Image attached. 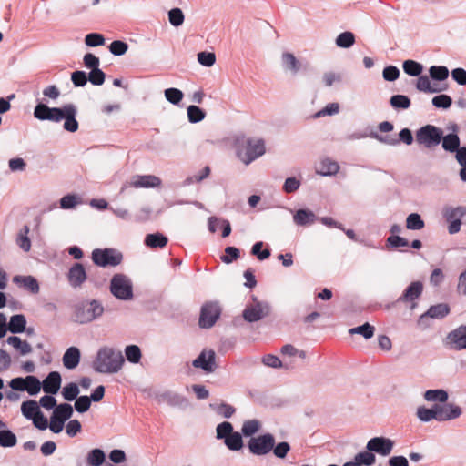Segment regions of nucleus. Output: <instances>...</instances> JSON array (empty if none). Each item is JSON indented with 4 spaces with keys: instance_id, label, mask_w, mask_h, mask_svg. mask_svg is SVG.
<instances>
[{
    "instance_id": "nucleus-1",
    "label": "nucleus",
    "mask_w": 466,
    "mask_h": 466,
    "mask_svg": "<svg viewBox=\"0 0 466 466\" xmlns=\"http://www.w3.org/2000/svg\"><path fill=\"white\" fill-rule=\"evenodd\" d=\"M33 115L40 121L58 123L65 120L63 127L71 133L77 131L79 127L76 120L77 108L73 103L65 104L61 107H49L46 104L39 102L35 106Z\"/></svg>"
},
{
    "instance_id": "nucleus-2",
    "label": "nucleus",
    "mask_w": 466,
    "mask_h": 466,
    "mask_svg": "<svg viewBox=\"0 0 466 466\" xmlns=\"http://www.w3.org/2000/svg\"><path fill=\"white\" fill-rule=\"evenodd\" d=\"M124 362L125 359L120 350L110 347H102L92 362V368L98 373L113 374L122 369Z\"/></svg>"
},
{
    "instance_id": "nucleus-3",
    "label": "nucleus",
    "mask_w": 466,
    "mask_h": 466,
    "mask_svg": "<svg viewBox=\"0 0 466 466\" xmlns=\"http://www.w3.org/2000/svg\"><path fill=\"white\" fill-rule=\"evenodd\" d=\"M104 307L97 299H83L73 307L74 320L80 324L90 323L104 313Z\"/></svg>"
},
{
    "instance_id": "nucleus-4",
    "label": "nucleus",
    "mask_w": 466,
    "mask_h": 466,
    "mask_svg": "<svg viewBox=\"0 0 466 466\" xmlns=\"http://www.w3.org/2000/svg\"><path fill=\"white\" fill-rule=\"evenodd\" d=\"M237 155L246 165L261 157L265 153V143L262 139L253 140L251 138L237 140Z\"/></svg>"
},
{
    "instance_id": "nucleus-5",
    "label": "nucleus",
    "mask_w": 466,
    "mask_h": 466,
    "mask_svg": "<svg viewBox=\"0 0 466 466\" xmlns=\"http://www.w3.org/2000/svg\"><path fill=\"white\" fill-rule=\"evenodd\" d=\"M111 294L117 299L127 301L134 298L133 283L125 274H115L109 285Z\"/></svg>"
},
{
    "instance_id": "nucleus-6",
    "label": "nucleus",
    "mask_w": 466,
    "mask_h": 466,
    "mask_svg": "<svg viewBox=\"0 0 466 466\" xmlns=\"http://www.w3.org/2000/svg\"><path fill=\"white\" fill-rule=\"evenodd\" d=\"M415 137L419 145L431 149L439 146L443 139V130L436 126L427 124L416 131Z\"/></svg>"
},
{
    "instance_id": "nucleus-7",
    "label": "nucleus",
    "mask_w": 466,
    "mask_h": 466,
    "mask_svg": "<svg viewBox=\"0 0 466 466\" xmlns=\"http://www.w3.org/2000/svg\"><path fill=\"white\" fill-rule=\"evenodd\" d=\"M91 258L95 265L101 268L116 267L121 264L123 255L116 248H96L92 251Z\"/></svg>"
},
{
    "instance_id": "nucleus-8",
    "label": "nucleus",
    "mask_w": 466,
    "mask_h": 466,
    "mask_svg": "<svg viewBox=\"0 0 466 466\" xmlns=\"http://www.w3.org/2000/svg\"><path fill=\"white\" fill-rule=\"evenodd\" d=\"M222 313V308L218 301H207L200 309L198 325L202 329L212 328Z\"/></svg>"
},
{
    "instance_id": "nucleus-9",
    "label": "nucleus",
    "mask_w": 466,
    "mask_h": 466,
    "mask_svg": "<svg viewBox=\"0 0 466 466\" xmlns=\"http://www.w3.org/2000/svg\"><path fill=\"white\" fill-rule=\"evenodd\" d=\"M273 444L274 435L267 432L257 437H251L247 443V447L251 454L264 456L271 451L274 448Z\"/></svg>"
},
{
    "instance_id": "nucleus-10",
    "label": "nucleus",
    "mask_w": 466,
    "mask_h": 466,
    "mask_svg": "<svg viewBox=\"0 0 466 466\" xmlns=\"http://www.w3.org/2000/svg\"><path fill=\"white\" fill-rule=\"evenodd\" d=\"M253 300L255 303L253 305H248L242 312L243 319L250 323L269 316L271 311V307L268 302L259 301L256 297H253Z\"/></svg>"
},
{
    "instance_id": "nucleus-11",
    "label": "nucleus",
    "mask_w": 466,
    "mask_h": 466,
    "mask_svg": "<svg viewBox=\"0 0 466 466\" xmlns=\"http://www.w3.org/2000/svg\"><path fill=\"white\" fill-rule=\"evenodd\" d=\"M451 311L450 306L447 303H439L431 306L428 310L420 316L417 324L419 327L425 329L429 327L426 323L429 318L441 319L445 318Z\"/></svg>"
},
{
    "instance_id": "nucleus-12",
    "label": "nucleus",
    "mask_w": 466,
    "mask_h": 466,
    "mask_svg": "<svg viewBox=\"0 0 466 466\" xmlns=\"http://www.w3.org/2000/svg\"><path fill=\"white\" fill-rule=\"evenodd\" d=\"M393 447L394 441L391 439L380 436L371 438L367 442L366 450L386 457L391 453Z\"/></svg>"
},
{
    "instance_id": "nucleus-13",
    "label": "nucleus",
    "mask_w": 466,
    "mask_h": 466,
    "mask_svg": "<svg viewBox=\"0 0 466 466\" xmlns=\"http://www.w3.org/2000/svg\"><path fill=\"white\" fill-rule=\"evenodd\" d=\"M161 184V179L154 175L135 176L130 182H127L121 187L120 193H123L127 187H156Z\"/></svg>"
},
{
    "instance_id": "nucleus-14",
    "label": "nucleus",
    "mask_w": 466,
    "mask_h": 466,
    "mask_svg": "<svg viewBox=\"0 0 466 466\" xmlns=\"http://www.w3.org/2000/svg\"><path fill=\"white\" fill-rule=\"evenodd\" d=\"M436 405V420L438 421H446L459 418L461 413V408L460 406L454 405L452 403H447V401L442 404H435Z\"/></svg>"
},
{
    "instance_id": "nucleus-15",
    "label": "nucleus",
    "mask_w": 466,
    "mask_h": 466,
    "mask_svg": "<svg viewBox=\"0 0 466 466\" xmlns=\"http://www.w3.org/2000/svg\"><path fill=\"white\" fill-rule=\"evenodd\" d=\"M216 353L210 350L208 351L203 350L192 362L195 368L202 369L204 371L210 373L213 372L217 366L215 364Z\"/></svg>"
},
{
    "instance_id": "nucleus-16",
    "label": "nucleus",
    "mask_w": 466,
    "mask_h": 466,
    "mask_svg": "<svg viewBox=\"0 0 466 466\" xmlns=\"http://www.w3.org/2000/svg\"><path fill=\"white\" fill-rule=\"evenodd\" d=\"M157 399L159 402H165L171 407L186 409L189 405L188 400L185 396L171 390L157 394Z\"/></svg>"
},
{
    "instance_id": "nucleus-17",
    "label": "nucleus",
    "mask_w": 466,
    "mask_h": 466,
    "mask_svg": "<svg viewBox=\"0 0 466 466\" xmlns=\"http://www.w3.org/2000/svg\"><path fill=\"white\" fill-rule=\"evenodd\" d=\"M423 291V285L420 281H413L411 282L403 291L401 296L396 300L397 302H413L415 299H419ZM395 305L393 302L391 305H388L387 309H390L391 306Z\"/></svg>"
},
{
    "instance_id": "nucleus-18",
    "label": "nucleus",
    "mask_w": 466,
    "mask_h": 466,
    "mask_svg": "<svg viewBox=\"0 0 466 466\" xmlns=\"http://www.w3.org/2000/svg\"><path fill=\"white\" fill-rule=\"evenodd\" d=\"M87 275L85 267L82 263H75L69 268L67 273V279L69 284L73 288L81 287V285L86 280Z\"/></svg>"
},
{
    "instance_id": "nucleus-19",
    "label": "nucleus",
    "mask_w": 466,
    "mask_h": 466,
    "mask_svg": "<svg viewBox=\"0 0 466 466\" xmlns=\"http://www.w3.org/2000/svg\"><path fill=\"white\" fill-rule=\"evenodd\" d=\"M62 378L58 371H51L47 374L42 383L44 392L55 395L61 388Z\"/></svg>"
},
{
    "instance_id": "nucleus-20",
    "label": "nucleus",
    "mask_w": 466,
    "mask_h": 466,
    "mask_svg": "<svg viewBox=\"0 0 466 466\" xmlns=\"http://www.w3.org/2000/svg\"><path fill=\"white\" fill-rule=\"evenodd\" d=\"M448 339L456 350L466 349V325H461L448 334Z\"/></svg>"
},
{
    "instance_id": "nucleus-21",
    "label": "nucleus",
    "mask_w": 466,
    "mask_h": 466,
    "mask_svg": "<svg viewBox=\"0 0 466 466\" xmlns=\"http://www.w3.org/2000/svg\"><path fill=\"white\" fill-rule=\"evenodd\" d=\"M81 359V352L77 347H69L63 355V364L67 370L76 369Z\"/></svg>"
},
{
    "instance_id": "nucleus-22",
    "label": "nucleus",
    "mask_w": 466,
    "mask_h": 466,
    "mask_svg": "<svg viewBox=\"0 0 466 466\" xmlns=\"http://www.w3.org/2000/svg\"><path fill=\"white\" fill-rule=\"evenodd\" d=\"M13 282L20 287H23L32 294H37L39 292L38 281L33 276L16 275L13 278Z\"/></svg>"
},
{
    "instance_id": "nucleus-23",
    "label": "nucleus",
    "mask_w": 466,
    "mask_h": 466,
    "mask_svg": "<svg viewBox=\"0 0 466 466\" xmlns=\"http://www.w3.org/2000/svg\"><path fill=\"white\" fill-rule=\"evenodd\" d=\"M293 220L298 226H308L318 221L315 213L308 208H299L293 216Z\"/></svg>"
},
{
    "instance_id": "nucleus-24",
    "label": "nucleus",
    "mask_w": 466,
    "mask_h": 466,
    "mask_svg": "<svg viewBox=\"0 0 466 466\" xmlns=\"http://www.w3.org/2000/svg\"><path fill=\"white\" fill-rule=\"evenodd\" d=\"M281 62L284 70L289 71L292 75H296L302 68L301 63L289 52L282 54Z\"/></svg>"
},
{
    "instance_id": "nucleus-25",
    "label": "nucleus",
    "mask_w": 466,
    "mask_h": 466,
    "mask_svg": "<svg viewBox=\"0 0 466 466\" xmlns=\"http://www.w3.org/2000/svg\"><path fill=\"white\" fill-rule=\"evenodd\" d=\"M167 242L168 238L159 232L147 234L144 239L145 245L150 248H162L167 246Z\"/></svg>"
},
{
    "instance_id": "nucleus-26",
    "label": "nucleus",
    "mask_w": 466,
    "mask_h": 466,
    "mask_svg": "<svg viewBox=\"0 0 466 466\" xmlns=\"http://www.w3.org/2000/svg\"><path fill=\"white\" fill-rule=\"evenodd\" d=\"M7 329L11 333H23L26 329V319L23 314H15L10 318Z\"/></svg>"
},
{
    "instance_id": "nucleus-27",
    "label": "nucleus",
    "mask_w": 466,
    "mask_h": 466,
    "mask_svg": "<svg viewBox=\"0 0 466 466\" xmlns=\"http://www.w3.org/2000/svg\"><path fill=\"white\" fill-rule=\"evenodd\" d=\"M442 148L450 153H455L461 147V140L457 133L443 135L441 140Z\"/></svg>"
},
{
    "instance_id": "nucleus-28",
    "label": "nucleus",
    "mask_w": 466,
    "mask_h": 466,
    "mask_svg": "<svg viewBox=\"0 0 466 466\" xmlns=\"http://www.w3.org/2000/svg\"><path fill=\"white\" fill-rule=\"evenodd\" d=\"M223 441L226 447L233 451H238L244 446L242 434L238 431H233Z\"/></svg>"
},
{
    "instance_id": "nucleus-29",
    "label": "nucleus",
    "mask_w": 466,
    "mask_h": 466,
    "mask_svg": "<svg viewBox=\"0 0 466 466\" xmlns=\"http://www.w3.org/2000/svg\"><path fill=\"white\" fill-rule=\"evenodd\" d=\"M21 411L26 419L33 420V418L36 417L38 413H40L41 410L39 404L35 400H29L22 403Z\"/></svg>"
},
{
    "instance_id": "nucleus-30",
    "label": "nucleus",
    "mask_w": 466,
    "mask_h": 466,
    "mask_svg": "<svg viewBox=\"0 0 466 466\" xmlns=\"http://www.w3.org/2000/svg\"><path fill=\"white\" fill-rule=\"evenodd\" d=\"M339 166L336 161L329 158H325L319 163L317 170L321 176H332L339 172Z\"/></svg>"
},
{
    "instance_id": "nucleus-31",
    "label": "nucleus",
    "mask_w": 466,
    "mask_h": 466,
    "mask_svg": "<svg viewBox=\"0 0 466 466\" xmlns=\"http://www.w3.org/2000/svg\"><path fill=\"white\" fill-rule=\"evenodd\" d=\"M74 412V408L69 403H61L56 406V408L53 410L52 415L58 419L59 420H62L63 422H66L68 420Z\"/></svg>"
},
{
    "instance_id": "nucleus-32",
    "label": "nucleus",
    "mask_w": 466,
    "mask_h": 466,
    "mask_svg": "<svg viewBox=\"0 0 466 466\" xmlns=\"http://www.w3.org/2000/svg\"><path fill=\"white\" fill-rule=\"evenodd\" d=\"M6 342L18 350L21 355H26L32 352L33 349L31 345L27 341L22 340L17 336L8 337Z\"/></svg>"
},
{
    "instance_id": "nucleus-33",
    "label": "nucleus",
    "mask_w": 466,
    "mask_h": 466,
    "mask_svg": "<svg viewBox=\"0 0 466 466\" xmlns=\"http://www.w3.org/2000/svg\"><path fill=\"white\" fill-rule=\"evenodd\" d=\"M261 428V422L257 420H248L242 424L241 434L244 437H254V435L259 431Z\"/></svg>"
},
{
    "instance_id": "nucleus-34",
    "label": "nucleus",
    "mask_w": 466,
    "mask_h": 466,
    "mask_svg": "<svg viewBox=\"0 0 466 466\" xmlns=\"http://www.w3.org/2000/svg\"><path fill=\"white\" fill-rule=\"evenodd\" d=\"M106 461V454L99 448L92 449L86 455V462L90 466H101Z\"/></svg>"
},
{
    "instance_id": "nucleus-35",
    "label": "nucleus",
    "mask_w": 466,
    "mask_h": 466,
    "mask_svg": "<svg viewBox=\"0 0 466 466\" xmlns=\"http://www.w3.org/2000/svg\"><path fill=\"white\" fill-rule=\"evenodd\" d=\"M402 68L410 76H419L423 71V66L412 59L405 60L402 64Z\"/></svg>"
},
{
    "instance_id": "nucleus-36",
    "label": "nucleus",
    "mask_w": 466,
    "mask_h": 466,
    "mask_svg": "<svg viewBox=\"0 0 466 466\" xmlns=\"http://www.w3.org/2000/svg\"><path fill=\"white\" fill-rule=\"evenodd\" d=\"M30 228L27 225H25L23 228L20 230L17 238L16 244L19 246L21 249L25 252H28L31 248V240L28 238Z\"/></svg>"
},
{
    "instance_id": "nucleus-37",
    "label": "nucleus",
    "mask_w": 466,
    "mask_h": 466,
    "mask_svg": "<svg viewBox=\"0 0 466 466\" xmlns=\"http://www.w3.org/2000/svg\"><path fill=\"white\" fill-rule=\"evenodd\" d=\"M335 43L339 47L350 48L355 44V35L350 31L340 33L337 36Z\"/></svg>"
},
{
    "instance_id": "nucleus-38",
    "label": "nucleus",
    "mask_w": 466,
    "mask_h": 466,
    "mask_svg": "<svg viewBox=\"0 0 466 466\" xmlns=\"http://www.w3.org/2000/svg\"><path fill=\"white\" fill-rule=\"evenodd\" d=\"M125 356L128 362L137 364L142 358V352L137 345H127L125 348Z\"/></svg>"
},
{
    "instance_id": "nucleus-39",
    "label": "nucleus",
    "mask_w": 466,
    "mask_h": 466,
    "mask_svg": "<svg viewBox=\"0 0 466 466\" xmlns=\"http://www.w3.org/2000/svg\"><path fill=\"white\" fill-rule=\"evenodd\" d=\"M17 442L15 434L7 429L0 430V446L4 448L14 447Z\"/></svg>"
},
{
    "instance_id": "nucleus-40",
    "label": "nucleus",
    "mask_w": 466,
    "mask_h": 466,
    "mask_svg": "<svg viewBox=\"0 0 466 466\" xmlns=\"http://www.w3.org/2000/svg\"><path fill=\"white\" fill-rule=\"evenodd\" d=\"M448 393L444 390H428L424 393V399L428 401H439L445 403L448 400Z\"/></svg>"
},
{
    "instance_id": "nucleus-41",
    "label": "nucleus",
    "mask_w": 466,
    "mask_h": 466,
    "mask_svg": "<svg viewBox=\"0 0 466 466\" xmlns=\"http://www.w3.org/2000/svg\"><path fill=\"white\" fill-rule=\"evenodd\" d=\"M374 332L375 328L368 322L349 330L350 334H359L366 339H371L374 336Z\"/></svg>"
},
{
    "instance_id": "nucleus-42",
    "label": "nucleus",
    "mask_w": 466,
    "mask_h": 466,
    "mask_svg": "<svg viewBox=\"0 0 466 466\" xmlns=\"http://www.w3.org/2000/svg\"><path fill=\"white\" fill-rule=\"evenodd\" d=\"M41 388L42 383L40 382L38 378H36L34 375L26 376L25 391H26L31 396H35L39 393Z\"/></svg>"
},
{
    "instance_id": "nucleus-43",
    "label": "nucleus",
    "mask_w": 466,
    "mask_h": 466,
    "mask_svg": "<svg viewBox=\"0 0 466 466\" xmlns=\"http://www.w3.org/2000/svg\"><path fill=\"white\" fill-rule=\"evenodd\" d=\"M417 417L423 422H429L431 420H436V405L432 408H426L425 406H420L416 412Z\"/></svg>"
},
{
    "instance_id": "nucleus-44",
    "label": "nucleus",
    "mask_w": 466,
    "mask_h": 466,
    "mask_svg": "<svg viewBox=\"0 0 466 466\" xmlns=\"http://www.w3.org/2000/svg\"><path fill=\"white\" fill-rule=\"evenodd\" d=\"M425 227L424 220L418 213H411L406 218V228L410 230H420Z\"/></svg>"
},
{
    "instance_id": "nucleus-45",
    "label": "nucleus",
    "mask_w": 466,
    "mask_h": 466,
    "mask_svg": "<svg viewBox=\"0 0 466 466\" xmlns=\"http://www.w3.org/2000/svg\"><path fill=\"white\" fill-rule=\"evenodd\" d=\"M429 73L431 78L435 81H444L449 76V69L445 66H431Z\"/></svg>"
},
{
    "instance_id": "nucleus-46",
    "label": "nucleus",
    "mask_w": 466,
    "mask_h": 466,
    "mask_svg": "<svg viewBox=\"0 0 466 466\" xmlns=\"http://www.w3.org/2000/svg\"><path fill=\"white\" fill-rule=\"evenodd\" d=\"M390 106L395 109H408L410 106V99L405 95H393L390 99Z\"/></svg>"
},
{
    "instance_id": "nucleus-47",
    "label": "nucleus",
    "mask_w": 466,
    "mask_h": 466,
    "mask_svg": "<svg viewBox=\"0 0 466 466\" xmlns=\"http://www.w3.org/2000/svg\"><path fill=\"white\" fill-rule=\"evenodd\" d=\"M273 447L274 448L271 450V451L276 458L280 460L286 459L288 453L291 450V446L288 441H280L276 443V441L274 440Z\"/></svg>"
},
{
    "instance_id": "nucleus-48",
    "label": "nucleus",
    "mask_w": 466,
    "mask_h": 466,
    "mask_svg": "<svg viewBox=\"0 0 466 466\" xmlns=\"http://www.w3.org/2000/svg\"><path fill=\"white\" fill-rule=\"evenodd\" d=\"M187 111L188 121L193 124L202 121L206 116V112L204 109L195 105L189 106Z\"/></svg>"
},
{
    "instance_id": "nucleus-49",
    "label": "nucleus",
    "mask_w": 466,
    "mask_h": 466,
    "mask_svg": "<svg viewBox=\"0 0 466 466\" xmlns=\"http://www.w3.org/2000/svg\"><path fill=\"white\" fill-rule=\"evenodd\" d=\"M355 461H357L359 466H372L376 462V456L373 452L367 450L357 453Z\"/></svg>"
},
{
    "instance_id": "nucleus-50",
    "label": "nucleus",
    "mask_w": 466,
    "mask_h": 466,
    "mask_svg": "<svg viewBox=\"0 0 466 466\" xmlns=\"http://www.w3.org/2000/svg\"><path fill=\"white\" fill-rule=\"evenodd\" d=\"M416 88L420 92L425 93H437L439 91H441L442 89L434 88L431 85V81L427 76H419V78L417 79L416 83Z\"/></svg>"
},
{
    "instance_id": "nucleus-51",
    "label": "nucleus",
    "mask_w": 466,
    "mask_h": 466,
    "mask_svg": "<svg viewBox=\"0 0 466 466\" xmlns=\"http://www.w3.org/2000/svg\"><path fill=\"white\" fill-rule=\"evenodd\" d=\"M79 394L78 385L75 382L66 384L62 390L63 398L67 401L75 400Z\"/></svg>"
},
{
    "instance_id": "nucleus-52",
    "label": "nucleus",
    "mask_w": 466,
    "mask_h": 466,
    "mask_svg": "<svg viewBox=\"0 0 466 466\" xmlns=\"http://www.w3.org/2000/svg\"><path fill=\"white\" fill-rule=\"evenodd\" d=\"M234 431L232 423L229 421H223L216 428V438L218 440H225Z\"/></svg>"
},
{
    "instance_id": "nucleus-53",
    "label": "nucleus",
    "mask_w": 466,
    "mask_h": 466,
    "mask_svg": "<svg viewBox=\"0 0 466 466\" xmlns=\"http://www.w3.org/2000/svg\"><path fill=\"white\" fill-rule=\"evenodd\" d=\"M165 97L171 104L177 106L183 99L184 94L177 88L170 87L165 90Z\"/></svg>"
},
{
    "instance_id": "nucleus-54",
    "label": "nucleus",
    "mask_w": 466,
    "mask_h": 466,
    "mask_svg": "<svg viewBox=\"0 0 466 466\" xmlns=\"http://www.w3.org/2000/svg\"><path fill=\"white\" fill-rule=\"evenodd\" d=\"M168 20L173 26L177 27L184 23L185 15L180 8L174 7L168 12Z\"/></svg>"
},
{
    "instance_id": "nucleus-55",
    "label": "nucleus",
    "mask_w": 466,
    "mask_h": 466,
    "mask_svg": "<svg viewBox=\"0 0 466 466\" xmlns=\"http://www.w3.org/2000/svg\"><path fill=\"white\" fill-rule=\"evenodd\" d=\"M263 242L258 241L251 248V255L257 257L258 260H265L270 257V249H262Z\"/></svg>"
},
{
    "instance_id": "nucleus-56",
    "label": "nucleus",
    "mask_w": 466,
    "mask_h": 466,
    "mask_svg": "<svg viewBox=\"0 0 466 466\" xmlns=\"http://www.w3.org/2000/svg\"><path fill=\"white\" fill-rule=\"evenodd\" d=\"M240 257V251L238 248L228 246L225 248V254L220 257V259L225 264H230Z\"/></svg>"
},
{
    "instance_id": "nucleus-57",
    "label": "nucleus",
    "mask_w": 466,
    "mask_h": 466,
    "mask_svg": "<svg viewBox=\"0 0 466 466\" xmlns=\"http://www.w3.org/2000/svg\"><path fill=\"white\" fill-rule=\"evenodd\" d=\"M465 213H466V208H464V207L448 208L444 210V218L449 222V221H452L455 219H461V218Z\"/></svg>"
},
{
    "instance_id": "nucleus-58",
    "label": "nucleus",
    "mask_w": 466,
    "mask_h": 466,
    "mask_svg": "<svg viewBox=\"0 0 466 466\" xmlns=\"http://www.w3.org/2000/svg\"><path fill=\"white\" fill-rule=\"evenodd\" d=\"M431 102L436 108L448 109L452 104V99L449 95L441 94L434 96Z\"/></svg>"
},
{
    "instance_id": "nucleus-59",
    "label": "nucleus",
    "mask_w": 466,
    "mask_h": 466,
    "mask_svg": "<svg viewBox=\"0 0 466 466\" xmlns=\"http://www.w3.org/2000/svg\"><path fill=\"white\" fill-rule=\"evenodd\" d=\"M91 399L86 395H82L75 400V410L79 413L86 412L91 406Z\"/></svg>"
},
{
    "instance_id": "nucleus-60",
    "label": "nucleus",
    "mask_w": 466,
    "mask_h": 466,
    "mask_svg": "<svg viewBox=\"0 0 466 466\" xmlns=\"http://www.w3.org/2000/svg\"><path fill=\"white\" fill-rule=\"evenodd\" d=\"M71 81L76 87H83L88 81V75L82 70H76L71 74Z\"/></svg>"
},
{
    "instance_id": "nucleus-61",
    "label": "nucleus",
    "mask_w": 466,
    "mask_h": 466,
    "mask_svg": "<svg viewBox=\"0 0 466 466\" xmlns=\"http://www.w3.org/2000/svg\"><path fill=\"white\" fill-rule=\"evenodd\" d=\"M111 54L114 56H123L128 49L127 43L122 40H114L108 46Z\"/></svg>"
},
{
    "instance_id": "nucleus-62",
    "label": "nucleus",
    "mask_w": 466,
    "mask_h": 466,
    "mask_svg": "<svg viewBox=\"0 0 466 466\" xmlns=\"http://www.w3.org/2000/svg\"><path fill=\"white\" fill-rule=\"evenodd\" d=\"M85 43L90 47L103 46L105 44V37L99 33H89L85 37Z\"/></svg>"
},
{
    "instance_id": "nucleus-63",
    "label": "nucleus",
    "mask_w": 466,
    "mask_h": 466,
    "mask_svg": "<svg viewBox=\"0 0 466 466\" xmlns=\"http://www.w3.org/2000/svg\"><path fill=\"white\" fill-rule=\"evenodd\" d=\"M198 61L200 65L209 67L216 62V56L212 52L202 51L198 54Z\"/></svg>"
},
{
    "instance_id": "nucleus-64",
    "label": "nucleus",
    "mask_w": 466,
    "mask_h": 466,
    "mask_svg": "<svg viewBox=\"0 0 466 466\" xmlns=\"http://www.w3.org/2000/svg\"><path fill=\"white\" fill-rule=\"evenodd\" d=\"M106 79V74L100 69L91 70L88 73V81L94 86H101Z\"/></svg>"
}]
</instances>
